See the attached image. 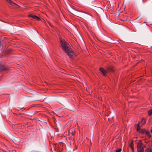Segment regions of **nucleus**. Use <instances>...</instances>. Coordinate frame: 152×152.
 Masks as SVG:
<instances>
[{
    "label": "nucleus",
    "instance_id": "6e6552de",
    "mask_svg": "<svg viewBox=\"0 0 152 152\" xmlns=\"http://www.w3.org/2000/svg\"><path fill=\"white\" fill-rule=\"evenodd\" d=\"M145 152H152V148H148L145 151Z\"/></svg>",
    "mask_w": 152,
    "mask_h": 152
},
{
    "label": "nucleus",
    "instance_id": "9d476101",
    "mask_svg": "<svg viewBox=\"0 0 152 152\" xmlns=\"http://www.w3.org/2000/svg\"><path fill=\"white\" fill-rule=\"evenodd\" d=\"M137 131H139L140 130V127L142 126V125L140 126V125L138 124L137 125Z\"/></svg>",
    "mask_w": 152,
    "mask_h": 152
},
{
    "label": "nucleus",
    "instance_id": "20e7f679",
    "mask_svg": "<svg viewBox=\"0 0 152 152\" xmlns=\"http://www.w3.org/2000/svg\"><path fill=\"white\" fill-rule=\"evenodd\" d=\"M38 39L39 40L38 41H37L35 40H34V42L35 43H37L39 46L40 48L41 49L43 48V47H45V46L44 44L41 40L39 38H38Z\"/></svg>",
    "mask_w": 152,
    "mask_h": 152
},
{
    "label": "nucleus",
    "instance_id": "f8f14e48",
    "mask_svg": "<svg viewBox=\"0 0 152 152\" xmlns=\"http://www.w3.org/2000/svg\"><path fill=\"white\" fill-rule=\"evenodd\" d=\"M133 141H132V142L130 144V148L132 150H133L134 149V147H133Z\"/></svg>",
    "mask_w": 152,
    "mask_h": 152
},
{
    "label": "nucleus",
    "instance_id": "1a4fd4ad",
    "mask_svg": "<svg viewBox=\"0 0 152 152\" xmlns=\"http://www.w3.org/2000/svg\"><path fill=\"white\" fill-rule=\"evenodd\" d=\"M144 133H145V135L148 137H150L151 135L149 132L146 131H144Z\"/></svg>",
    "mask_w": 152,
    "mask_h": 152
},
{
    "label": "nucleus",
    "instance_id": "4468645a",
    "mask_svg": "<svg viewBox=\"0 0 152 152\" xmlns=\"http://www.w3.org/2000/svg\"><path fill=\"white\" fill-rule=\"evenodd\" d=\"M148 113L149 115H151V114H152V109L149 110L148 111Z\"/></svg>",
    "mask_w": 152,
    "mask_h": 152
},
{
    "label": "nucleus",
    "instance_id": "393cba45",
    "mask_svg": "<svg viewBox=\"0 0 152 152\" xmlns=\"http://www.w3.org/2000/svg\"><path fill=\"white\" fill-rule=\"evenodd\" d=\"M57 132H58V131H57Z\"/></svg>",
    "mask_w": 152,
    "mask_h": 152
},
{
    "label": "nucleus",
    "instance_id": "a211bd4d",
    "mask_svg": "<svg viewBox=\"0 0 152 152\" xmlns=\"http://www.w3.org/2000/svg\"><path fill=\"white\" fill-rule=\"evenodd\" d=\"M41 100V98L40 97H39V98H37V99H35V100L36 101H38L40 100Z\"/></svg>",
    "mask_w": 152,
    "mask_h": 152
},
{
    "label": "nucleus",
    "instance_id": "7ed1b4c3",
    "mask_svg": "<svg viewBox=\"0 0 152 152\" xmlns=\"http://www.w3.org/2000/svg\"><path fill=\"white\" fill-rule=\"evenodd\" d=\"M143 145L141 140L137 143V152H144Z\"/></svg>",
    "mask_w": 152,
    "mask_h": 152
},
{
    "label": "nucleus",
    "instance_id": "ddd939ff",
    "mask_svg": "<svg viewBox=\"0 0 152 152\" xmlns=\"http://www.w3.org/2000/svg\"><path fill=\"white\" fill-rule=\"evenodd\" d=\"M34 19L38 20H40V18L36 15H35V16H34Z\"/></svg>",
    "mask_w": 152,
    "mask_h": 152
},
{
    "label": "nucleus",
    "instance_id": "9b49d317",
    "mask_svg": "<svg viewBox=\"0 0 152 152\" xmlns=\"http://www.w3.org/2000/svg\"><path fill=\"white\" fill-rule=\"evenodd\" d=\"M66 108L69 110H72L73 109L72 107L70 106L69 105L66 107Z\"/></svg>",
    "mask_w": 152,
    "mask_h": 152
},
{
    "label": "nucleus",
    "instance_id": "39448f33",
    "mask_svg": "<svg viewBox=\"0 0 152 152\" xmlns=\"http://www.w3.org/2000/svg\"><path fill=\"white\" fill-rule=\"evenodd\" d=\"M6 1L11 5H15L19 7V6L18 5L14 2H13L11 0H7Z\"/></svg>",
    "mask_w": 152,
    "mask_h": 152
},
{
    "label": "nucleus",
    "instance_id": "f03ea898",
    "mask_svg": "<svg viewBox=\"0 0 152 152\" xmlns=\"http://www.w3.org/2000/svg\"><path fill=\"white\" fill-rule=\"evenodd\" d=\"M99 70L102 73L103 75H106L105 73L107 72H113L114 69L113 66H109L107 68L106 70H105L104 69L102 68H99Z\"/></svg>",
    "mask_w": 152,
    "mask_h": 152
},
{
    "label": "nucleus",
    "instance_id": "f257e3e1",
    "mask_svg": "<svg viewBox=\"0 0 152 152\" xmlns=\"http://www.w3.org/2000/svg\"><path fill=\"white\" fill-rule=\"evenodd\" d=\"M60 43L62 46V49L70 58L75 56V54L71 50L68 48L67 43L64 40L60 39Z\"/></svg>",
    "mask_w": 152,
    "mask_h": 152
},
{
    "label": "nucleus",
    "instance_id": "5701e85b",
    "mask_svg": "<svg viewBox=\"0 0 152 152\" xmlns=\"http://www.w3.org/2000/svg\"><path fill=\"white\" fill-rule=\"evenodd\" d=\"M151 132L152 134V129L151 130Z\"/></svg>",
    "mask_w": 152,
    "mask_h": 152
},
{
    "label": "nucleus",
    "instance_id": "f3484780",
    "mask_svg": "<svg viewBox=\"0 0 152 152\" xmlns=\"http://www.w3.org/2000/svg\"><path fill=\"white\" fill-rule=\"evenodd\" d=\"M26 91L27 92H28V93H30L31 91L29 90V89L28 88H27L26 89Z\"/></svg>",
    "mask_w": 152,
    "mask_h": 152
},
{
    "label": "nucleus",
    "instance_id": "a878e982",
    "mask_svg": "<svg viewBox=\"0 0 152 152\" xmlns=\"http://www.w3.org/2000/svg\"><path fill=\"white\" fill-rule=\"evenodd\" d=\"M132 152H134V149L133 150H132Z\"/></svg>",
    "mask_w": 152,
    "mask_h": 152
},
{
    "label": "nucleus",
    "instance_id": "2eb2a0df",
    "mask_svg": "<svg viewBox=\"0 0 152 152\" xmlns=\"http://www.w3.org/2000/svg\"><path fill=\"white\" fill-rule=\"evenodd\" d=\"M35 16V15H28L29 17H31L34 19V18Z\"/></svg>",
    "mask_w": 152,
    "mask_h": 152
},
{
    "label": "nucleus",
    "instance_id": "dca6fc26",
    "mask_svg": "<svg viewBox=\"0 0 152 152\" xmlns=\"http://www.w3.org/2000/svg\"><path fill=\"white\" fill-rule=\"evenodd\" d=\"M121 148H120V149H117V150H116L115 152H121Z\"/></svg>",
    "mask_w": 152,
    "mask_h": 152
},
{
    "label": "nucleus",
    "instance_id": "423d86ee",
    "mask_svg": "<svg viewBox=\"0 0 152 152\" xmlns=\"http://www.w3.org/2000/svg\"><path fill=\"white\" fill-rule=\"evenodd\" d=\"M145 120L143 118H142V120H141V121L140 122H139L138 124H142V125H143L144 124H145Z\"/></svg>",
    "mask_w": 152,
    "mask_h": 152
},
{
    "label": "nucleus",
    "instance_id": "6ab92c4d",
    "mask_svg": "<svg viewBox=\"0 0 152 152\" xmlns=\"http://www.w3.org/2000/svg\"><path fill=\"white\" fill-rule=\"evenodd\" d=\"M69 133H71V134L72 135H74V132L72 131V132H70V131H69Z\"/></svg>",
    "mask_w": 152,
    "mask_h": 152
},
{
    "label": "nucleus",
    "instance_id": "412c9836",
    "mask_svg": "<svg viewBox=\"0 0 152 152\" xmlns=\"http://www.w3.org/2000/svg\"><path fill=\"white\" fill-rule=\"evenodd\" d=\"M99 9H100L101 10H102V11H103V10H102V8H99Z\"/></svg>",
    "mask_w": 152,
    "mask_h": 152
},
{
    "label": "nucleus",
    "instance_id": "bb28decb",
    "mask_svg": "<svg viewBox=\"0 0 152 152\" xmlns=\"http://www.w3.org/2000/svg\"><path fill=\"white\" fill-rule=\"evenodd\" d=\"M7 0H6V1H7Z\"/></svg>",
    "mask_w": 152,
    "mask_h": 152
},
{
    "label": "nucleus",
    "instance_id": "b1692460",
    "mask_svg": "<svg viewBox=\"0 0 152 152\" xmlns=\"http://www.w3.org/2000/svg\"><path fill=\"white\" fill-rule=\"evenodd\" d=\"M58 125H59V126H60V124H59V123H58Z\"/></svg>",
    "mask_w": 152,
    "mask_h": 152
},
{
    "label": "nucleus",
    "instance_id": "aec40b11",
    "mask_svg": "<svg viewBox=\"0 0 152 152\" xmlns=\"http://www.w3.org/2000/svg\"><path fill=\"white\" fill-rule=\"evenodd\" d=\"M141 18V17H138V18H137L136 19H140Z\"/></svg>",
    "mask_w": 152,
    "mask_h": 152
},
{
    "label": "nucleus",
    "instance_id": "4be33fe9",
    "mask_svg": "<svg viewBox=\"0 0 152 152\" xmlns=\"http://www.w3.org/2000/svg\"><path fill=\"white\" fill-rule=\"evenodd\" d=\"M143 148H144V147H146V146H145V145H143Z\"/></svg>",
    "mask_w": 152,
    "mask_h": 152
},
{
    "label": "nucleus",
    "instance_id": "0eeeda50",
    "mask_svg": "<svg viewBox=\"0 0 152 152\" xmlns=\"http://www.w3.org/2000/svg\"><path fill=\"white\" fill-rule=\"evenodd\" d=\"M6 69L4 66L0 64V70H2Z\"/></svg>",
    "mask_w": 152,
    "mask_h": 152
}]
</instances>
